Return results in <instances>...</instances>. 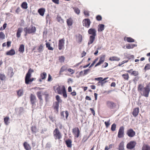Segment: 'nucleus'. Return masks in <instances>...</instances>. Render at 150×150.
Returning a JSON list of instances; mask_svg holds the SVG:
<instances>
[{
	"instance_id": "obj_1",
	"label": "nucleus",
	"mask_w": 150,
	"mask_h": 150,
	"mask_svg": "<svg viewBox=\"0 0 150 150\" xmlns=\"http://www.w3.org/2000/svg\"><path fill=\"white\" fill-rule=\"evenodd\" d=\"M137 90L142 96L146 97L149 96L150 91V88L149 85H147L144 87L141 84H139L138 86Z\"/></svg>"
},
{
	"instance_id": "obj_2",
	"label": "nucleus",
	"mask_w": 150,
	"mask_h": 150,
	"mask_svg": "<svg viewBox=\"0 0 150 150\" xmlns=\"http://www.w3.org/2000/svg\"><path fill=\"white\" fill-rule=\"evenodd\" d=\"M34 72L33 70L30 69L26 74L25 78V83L26 84H28L31 83L35 79V78H30L31 73Z\"/></svg>"
},
{
	"instance_id": "obj_3",
	"label": "nucleus",
	"mask_w": 150,
	"mask_h": 150,
	"mask_svg": "<svg viewBox=\"0 0 150 150\" xmlns=\"http://www.w3.org/2000/svg\"><path fill=\"white\" fill-rule=\"evenodd\" d=\"M36 29L35 27L33 25H31L30 27H25L24 29V31L25 33V35L27 34H34L35 33Z\"/></svg>"
},
{
	"instance_id": "obj_4",
	"label": "nucleus",
	"mask_w": 150,
	"mask_h": 150,
	"mask_svg": "<svg viewBox=\"0 0 150 150\" xmlns=\"http://www.w3.org/2000/svg\"><path fill=\"white\" fill-rule=\"evenodd\" d=\"M53 135L55 140H59L62 138V134L57 128H56L54 130Z\"/></svg>"
},
{
	"instance_id": "obj_5",
	"label": "nucleus",
	"mask_w": 150,
	"mask_h": 150,
	"mask_svg": "<svg viewBox=\"0 0 150 150\" xmlns=\"http://www.w3.org/2000/svg\"><path fill=\"white\" fill-rule=\"evenodd\" d=\"M106 105L108 108L111 109L114 108L116 106L115 103L110 100H107L106 101Z\"/></svg>"
},
{
	"instance_id": "obj_6",
	"label": "nucleus",
	"mask_w": 150,
	"mask_h": 150,
	"mask_svg": "<svg viewBox=\"0 0 150 150\" xmlns=\"http://www.w3.org/2000/svg\"><path fill=\"white\" fill-rule=\"evenodd\" d=\"M136 144L137 143L135 141H131L127 144L126 147L127 149H132L134 148Z\"/></svg>"
},
{
	"instance_id": "obj_7",
	"label": "nucleus",
	"mask_w": 150,
	"mask_h": 150,
	"mask_svg": "<svg viewBox=\"0 0 150 150\" xmlns=\"http://www.w3.org/2000/svg\"><path fill=\"white\" fill-rule=\"evenodd\" d=\"M65 44V40L64 38L60 39L58 41V49L59 50L64 49Z\"/></svg>"
},
{
	"instance_id": "obj_8",
	"label": "nucleus",
	"mask_w": 150,
	"mask_h": 150,
	"mask_svg": "<svg viewBox=\"0 0 150 150\" xmlns=\"http://www.w3.org/2000/svg\"><path fill=\"white\" fill-rule=\"evenodd\" d=\"M126 134L129 137L132 138L135 136L136 133L132 129H129L127 130Z\"/></svg>"
},
{
	"instance_id": "obj_9",
	"label": "nucleus",
	"mask_w": 150,
	"mask_h": 150,
	"mask_svg": "<svg viewBox=\"0 0 150 150\" xmlns=\"http://www.w3.org/2000/svg\"><path fill=\"white\" fill-rule=\"evenodd\" d=\"M124 128L123 126L121 127L119 130L117 135L119 138H122L124 137Z\"/></svg>"
},
{
	"instance_id": "obj_10",
	"label": "nucleus",
	"mask_w": 150,
	"mask_h": 150,
	"mask_svg": "<svg viewBox=\"0 0 150 150\" xmlns=\"http://www.w3.org/2000/svg\"><path fill=\"white\" fill-rule=\"evenodd\" d=\"M82 23L83 26L88 28L90 26L91 22L89 19L86 18L83 20Z\"/></svg>"
},
{
	"instance_id": "obj_11",
	"label": "nucleus",
	"mask_w": 150,
	"mask_h": 150,
	"mask_svg": "<svg viewBox=\"0 0 150 150\" xmlns=\"http://www.w3.org/2000/svg\"><path fill=\"white\" fill-rule=\"evenodd\" d=\"M72 132L74 135V137L78 138L80 135V131L78 127H75L72 130Z\"/></svg>"
},
{
	"instance_id": "obj_12",
	"label": "nucleus",
	"mask_w": 150,
	"mask_h": 150,
	"mask_svg": "<svg viewBox=\"0 0 150 150\" xmlns=\"http://www.w3.org/2000/svg\"><path fill=\"white\" fill-rule=\"evenodd\" d=\"M105 55L101 56L100 57L98 62L95 65V67H96L98 66L103 63L105 61Z\"/></svg>"
},
{
	"instance_id": "obj_13",
	"label": "nucleus",
	"mask_w": 150,
	"mask_h": 150,
	"mask_svg": "<svg viewBox=\"0 0 150 150\" xmlns=\"http://www.w3.org/2000/svg\"><path fill=\"white\" fill-rule=\"evenodd\" d=\"M30 101L32 106L34 105L36 103V98L35 96L31 94L30 96Z\"/></svg>"
},
{
	"instance_id": "obj_14",
	"label": "nucleus",
	"mask_w": 150,
	"mask_h": 150,
	"mask_svg": "<svg viewBox=\"0 0 150 150\" xmlns=\"http://www.w3.org/2000/svg\"><path fill=\"white\" fill-rule=\"evenodd\" d=\"M88 33L91 35V36H96V30L94 28H90L88 31Z\"/></svg>"
},
{
	"instance_id": "obj_15",
	"label": "nucleus",
	"mask_w": 150,
	"mask_h": 150,
	"mask_svg": "<svg viewBox=\"0 0 150 150\" xmlns=\"http://www.w3.org/2000/svg\"><path fill=\"white\" fill-rule=\"evenodd\" d=\"M54 89L56 92L58 94H62V89H61V88L59 86H54Z\"/></svg>"
},
{
	"instance_id": "obj_16",
	"label": "nucleus",
	"mask_w": 150,
	"mask_h": 150,
	"mask_svg": "<svg viewBox=\"0 0 150 150\" xmlns=\"http://www.w3.org/2000/svg\"><path fill=\"white\" fill-rule=\"evenodd\" d=\"M65 143L67 147L71 148L72 146V141L71 139H68L66 140L65 141Z\"/></svg>"
},
{
	"instance_id": "obj_17",
	"label": "nucleus",
	"mask_w": 150,
	"mask_h": 150,
	"mask_svg": "<svg viewBox=\"0 0 150 150\" xmlns=\"http://www.w3.org/2000/svg\"><path fill=\"white\" fill-rule=\"evenodd\" d=\"M139 108L138 107L134 108L132 112L133 116L134 117H137L139 114Z\"/></svg>"
},
{
	"instance_id": "obj_18",
	"label": "nucleus",
	"mask_w": 150,
	"mask_h": 150,
	"mask_svg": "<svg viewBox=\"0 0 150 150\" xmlns=\"http://www.w3.org/2000/svg\"><path fill=\"white\" fill-rule=\"evenodd\" d=\"M23 146L26 150H31V146L27 142H24L23 144Z\"/></svg>"
},
{
	"instance_id": "obj_19",
	"label": "nucleus",
	"mask_w": 150,
	"mask_h": 150,
	"mask_svg": "<svg viewBox=\"0 0 150 150\" xmlns=\"http://www.w3.org/2000/svg\"><path fill=\"white\" fill-rule=\"evenodd\" d=\"M96 36H90L89 38V40L88 42V44L89 45L92 44L95 39Z\"/></svg>"
},
{
	"instance_id": "obj_20",
	"label": "nucleus",
	"mask_w": 150,
	"mask_h": 150,
	"mask_svg": "<svg viewBox=\"0 0 150 150\" xmlns=\"http://www.w3.org/2000/svg\"><path fill=\"white\" fill-rule=\"evenodd\" d=\"M47 75V74L46 72H44L41 73L40 74L41 79H39V81L41 82L42 80L45 79Z\"/></svg>"
},
{
	"instance_id": "obj_21",
	"label": "nucleus",
	"mask_w": 150,
	"mask_h": 150,
	"mask_svg": "<svg viewBox=\"0 0 150 150\" xmlns=\"http://www.w3.org/2000/svg\"><path fill=\"white\" fill-rule=\"evenodd\" d=\"M120 58L116 56L110 57L109 58V60L111 61H119L120 60Z\"/></svg>"
},
{
	"instance_id": "obj_22",
	"label": "nucleus",
	"mask_w": 150,
	"mask_h": 150,
	"mask_svg": "<svg viewBox=\"0 0 150 150\" xmlns=\"http://www.w3.org/2000/svg\"><path fill=\"white\" fill-rule=\"evenodd\" d=\"M118 149L119 150H124V143L123 141L121 142L119 145Z\"/></svg>"
},
{
	"instance_id": "obj_23",
	"label": "nucleus",
	"mask_w": 150,
	"mask_h": 150,
	"mask_svg": "<svg viewBox=\"0 0 150 150\" xmlns=\"http://www.w3.org/2000/svg\"><path fill=\"white\" fill-rule=\"evenodd\" d=\"M108 77H106L104 79H102V80L101 81H99L98 82V83H100L102 86H103L104 84H105L106 82H108V81H106L107 79H108Z\"/></svg>"
},
{
	"instance_id": "obj_24",
	"label": "nucleus",
	"mask_w": 150,
	"mask_h": 150,
	"mask_svg": "<svg viewBox=\"0 0 150 150\" xmlns=\"http://www.w3.org/2000/svg\"><path fill=\"white\" fill-rule=\"evenodd\" d=\"M23 31V28H18L16 33V37L18 38H19L21 36V33Z\"/></svg>"
},
{
	"instance_id": "obj_25",
	"label": "nucleus",
	"mask_w": 150,
	"mask_h": 150,
	"mask_svg": "<svg viewBox=\"0 0 150 150\" xmlns=\"http://www.w3.org/2000/svg\"><path fill=\"white\" fill-rule=\"evenodd\" d=\"M63 94V96L64 98L67 97V96L65 88L64 86H62V94Z\"/></svg>"
},
{
	"instance_id": "obj_26",
	"label": "nucleus",
	"mask_w": 150,
	"mask_h": 150,
	"mask_svg": "<svg viewBox=\"0 0 150 150\" xmlns=\"http://www.w3.org/2000/svg\"><path fill=\"white\" fill-rule=\"evenodd\" d=\"M124 40H126L128 42H134V40L131 37H125L124 38Z\"/></svg>"
},
{
	"instance_id": "obj_27",
	"label": "nucleus",
	"mask_w": 150,
	"mask_h": 150,
	"mask_svg": "<svg viewBox=\"0 0 150 150\" xmlns=\"http://www.w3.org/2000/svg\"><path fill=\"white\" fill-rule=\"evenodd\" d=\"M104 25L103 24H101L99 25L98 28V31L101 32L104 29Z\"/></svg>"
},
{
	"instance_id": "obj_28",
	"label": "nucleus",
	"mask_w": 150,
	"mask_h": 150,
	"mask_svg": "<svg viewBox=\"0 0 150 150\" xmlns=\"http://www.w3.org/2000/svg\"><path fill=\"white\" fill-rule=\"evenodd\" d=\"M24 45L23 44L20 45L18 49V51L21 53H23L24 51Z\"/></svg>"
},
{
	"instance_id": "obj_29",
	"label": "nucleus",
	"mask_w": 150,
	"mask_h": 150,
	"mask_svg": "<svg viewBox=\"0 0 150 150\" xmlns=\"http://www.w3.org/2000/svg\"><path fill=\"white\" fill-rule=\"evenodd\" d=\"M59 103L58 102H55V105L54 106V109L55 110V112H58L59 110Z\"/></svg>"
},
{
	"instance_id": "obj_30",
	"label": "nucleus",
	"mask_w": 150,
	"mask_h": 150,
	"mask_svg": "<svg viewBox=\"0 0 150 150\" xmlns=\"http://www.w3.org/2000/svg\"><path fill=\"white\" fill-rule=\"evenodd\" d=\"M45 11V9L43 8H40L38 9V12L41 16H43L44 15Z\"/></svg>"
},
{
	"instance_id": "obj_31",
	"label": "nucleus",
	"mask_w": 150,
	"mask_h": 150,
	"mask_svg": "<svg viewBox=\"0 0 150 150\" xmlns=\"http://www.w3.org/2000/svg\"><path fill=\"white\" fill-rule=\"evenodd\" d=\"M73 21L71 18H70L67 20V23L69 26H71L73 23Z\"/></svg>"
},
{
	"instance_id": "obj_32",
	"label": "nucleus",
	"mask_w": 150,
	"mask_h": 150,
	"mask_svg": "<svg viewBox=\"0 0 150 150\" xmlns=\"http://www.w3.org/2000/svg\"><path fill=\"white\" fill-rule=\"evenodd\" d=\"M122 76L125 80H128L129 78V75L127 73L122 74Z\"/></svg>"
},
{
	"instance_id": "obj_33",
	"label": "nucleus",
	"mask_w": 150,
	"mask_h": 150,
	"mask_svg": "<svg viewBox=\"0 0 150 150\" xmlns=\"http://www.w3.org/2000/svg\"><path fill=\"white\" fill-rule=\"evenodd\" d=\"M42 92L41 91H39L38 92L36 93V95L38 99L40 100H42Z\"/></svg>"
},
{
	"instance_id": "obj_34",
	"label": "nucleus",
	"mask_w": 150,
	"mask_h": 150,
	"mask_svg": "<svg viewBox=\"0 0 150 150\" xmlns=\"http://www.w3.org/2000/svg\"><path fill=\"white\" fill-rule=\"evenodd\" d=\"M77 39L79 43H81L82 41V36L80 34H79L76 36Z\"/></svg>"
},
{
	"instance_id": "obj_35",
	"label": "nucleus",
	"mask_w": 150,
	"mask_h": 150,
	"mask_svg": "<svg viewBox=\"0 0 150 150\" xmlns=\"http://www.w3.org/2000/svg\"><path fill=\"white\" fill-rule=\"evenodd\" d=\"M142 150H150V147L146 144H144L142 148Z\"/></svg>"
},
{
	"instance_id": "obj_36",
	"label": "nucleus",
	"mask_w": 150,
	"mask_h": 150,
	"mask_svg": "<svg viewBox=\"0 0 150 150\" xmlns=\"http://www.w3.org/2000/svg\"><path fill=\"white\" fill-rule=\"evenodd\" d=\"M43 46L42 44H40L38 47L37 50L38 52H41L43 50Z\"/></svg>"
},
{
	"instance_id": "obj_37",
	"label": "nucleus",
	"mask_w": 150,
	"mask_h": 150,
	"mask_svg": "<svg viewBox=\"0 0 150 150\" xmlns=\"http://www.w3.org/2000/svg\"><path fill=\"white\" fill-rule=\"evenodd\" d=\"M17 93L18 96L19 97L22 96L23 94V89H20L17 91Z\"/></svg>"
},
{
	"instance_id": "obj_38",
	"label": "nucleus",
	"mask_w": 150,
	"mask_h": 150,
	"mask_svg": "<svg viewBox=\"0 0 150 150\" xmlns=\"http://www.w3.org/2000/svg\"><path fill=\"white\" fill-rule=\"evenodd\" d=\"M135 45L134 44H128L126 45V48L127 49H130L133 48Z\"/></svg>"
},
{
	"instance_id": "obj_39",
	"label": "nucleus",
	"mask_w": 150,
	"mask_h": 150,
	"mask_svg": "<svg viewBox=\"0 0 150 150\" xmlns=\"http://www.w3.org/2000/svg\"><path fill=\"white\" fill-rule=\"evenodd\" d=\"M45 44L46 47L47 48L48 50H53V48L50 46V44L49 43L47 42Z\"/></svg>"
},
{
	"instance_id": "obj_40",
	"label": "nucleus",
	"mask_w": 150,
	"mask_h": 150,
	"mask_svg": "<svg viewBox=\"0 0 150 150\" xmlns=\"http://www.w3.org/2000/svg\"><path fill=\"white\" fill-rule=\"evenodd\" d=\"M21 7L23 8L26 9L28 8L27 4L26 2H23L21 5Z\"/></svg>"
},
{
	"instance_id": "obj_41",
	"label": "nucleus",
	"mask_w": 150,
	"mask_h": 150,
	"mask_svg": "<svg viewBox=\"0 0 150 150\" xmlns=\"http://www.w3.org/2000/svg\"><path fill=\"white\" fill-rule=\"evenodd\" d=\"M73 9L74 11L77 14L79 15L80 13V11L78 8L74 7L73 8Z\"/></svg>"
},
{
	"instance_id": "obj_42",
	"label": "nucleus",
	"mask_w": 150,
	"mask_h": 150,
	"mask_svg": "<svg viewBox=\"0 0 150 150\" xmlns=\"http://www.w3.org/2000/svg\"><path fill=\"white\" fill-rule=\"evenodd\" d=\"M65 57L64 56H62L59 57V60L61 63H63L64 62Z\"/></svg>"
},
{
	"instance_id": "obj_43",
	"label": "nucleus",
	"mask_w": 150,
	"mask_h": 150,
	"mask_svg": "<svg viewBox=\"0 0 150 150\" xmlns=\"http://www.w3.org/2000/svg\"><path fill=\"white\" fill-rule=\"evenodd\" d=\"M5 35L4 33L2 32H0V39L4 40L5 39Z\"/></svg>"
},
{
	"instance_id": "obj_44",
	"label": "nucleus",
	"mask_w": 150,
	"mask_h": 150,
	"mask_svg": "<svg viewBox=\"0 0 150 150\" xmlns=\"http://www.w3.org/2000/svg\"><path fill=\"white\" fill-rule=\"evenodd\" d=\"M56 99L57 100L56 102H58V103H61L62 101V100L61 99L60 96L58 95H57L56 97Z\"/></svg>"
},
{
	"instance_id": "obj_45",
	"label": "nucleus",
	"mask_w": 150,
	"mask_h": 150,
	"mask_svg": "<svg viewBox=\"0 0 150 150\" xmlns=\"http://www.w3.org/2000/svg\"><path fill=\"white\" fill-rule=\"evenodd\" d=\"M67 69V68L65 66H63L61 68L59 72L61 73L62 72H63V71H64L66 70Z\"/></svg>"
},
{
	"instance_id": "obj_46",
	"label": "nucleus",
	"mask_w": 150,
	"mask_h": 150,
	"mask_svg": "<svg viewBox=\"0 0 150 150\" xmlns=\"http://www.w3.org/2000/svg\"><path fill=\"white\" fill-rule=\"evenodd\" d=\"M90 71V69H86L84 70H83L84 73L83 74V75L84 76L87 74Z\"/></svg>"
},
{
	"instance_id": "obj_47",
	"label": "nucleus",
	"mask_w": 150,
	"mask_h": 150,
	"mask_svg": "<svg viewBox=\"0 0 150 150\" xmlns=\"http://www.w3.org/2000/svg\"><path fill=\"white\" fill-rule=\"evenodd\" d=\"M149 69H150V64H147L144 67V69L145 70H146Z\"/></svg>"
},
{
	"instance_id": "obj_48",
	"label": "nucleus",
	"mask_w": 150,
	"mask_h": 150,
	"mask_svg": "<svg viewBox=\"0 0 150 150\" xmlns=\"http://www.w3.org/2000/svg\"><path fill=\"white\" fill-rule=\"evenodd\" d=\"M98 58H97L96 59H95L94 61H93V62L91 64V65L90 66V67H89V68H91V67H93L95 64L97 62V61H98Z\"/></svg>"
},
{
	"instance_id": "obj_49",
	"label": "nucleus",
	"mask_w": 150,
	"mask_h": 150,
	"mask_svg": "<svg viewBox=\"0 0 150 150\" xmlns=\"http://www.w3.org/2000/svg\"><path fill=\"white\" fill-rule=\"evenodd\" d=\"M131 74L134 76H137L139 74L138 72L136 71H132Z\"/></svg>"
},
{
	"instance_id": "obj_50",
	"label": "nucleus",
	"mask_w": 150,
	"mask_h": 150,
	"mask_svg": "<svg viewBox=\"0 0 150 150\" xmlns=\"http://www.w3.org/2000/svg\"><path fill=\"white\" fill-rule=\"evenodd\" d=\"M116 128V125L114 123L111 126V130L113 131H115V130Z\"/></svg>"
},
{
	"instance_id": "obj_51",
	"label": "nucleus",
	"mask_w": 150,
	"mask_h": 150,
	"mask_svg": "<svg viewBox=\"0 0 150 150\" xmlns=\"http://www.w3.org/2000/svg\"><path fill=\"white\" fill-rule=\"evenodd\" d=\"M36 127L35 126H33L31 127V130L33 132L36 133Z\"/></svg>"
},
{
	"instance_id": "obj_52",
	"label": "nucleus",
	"mask_w": 150,
	"mask_h": 150,
	"mask_svg": "<svg viewBox=\"0 0 150 150\" xmlns=\"http://www.w3.org/2000/svg\"><path fill=\"white\" fill-rule=\"evenodd\" d=\"M6 45H7L8 47H9V41H8L6 44V42H4L2 44L3 47H5Z\"/></svg>"
},
{
	"instance_id": "obj_53",
	"label": "nucleus",
	"mask_w": 150,
	"mask_h": 150,
	"mask_svg": "<svg viewBox=\"0 0 150 150\" xmlns=\"http://www.w3.org/2000/svg\"><path fill=\"white\" fill-rule=\"evenodd\" d=\"M9 120V117H6L4 118V122L5 124L6 125H8V122Z\"/></svg>"
},
{
	"instance_id": "obj_54",
	"label": "nucleus",
	"mask_w": 150,
	"mask_h": 150,
	"mask_svg": "<svg viewBox=\"0 0 150 150\" xmlns=\"http://www.w3.org/2000/svg\"><path fill=\"white\" fill-rule=\"evenodd\" d=\"M6 77L4 75L0 74V79L1 80H4L5 79Z\"/></svg>"
},
{
	"instance_id": "obj_55",
	"label": "nucleus",
	"mask_w": 150,
	"mask_h": 150,
	"mask_svg": "<svg viewBox=\"0 0 150 150\" xmlns=\"http://www.w3.org/2000/svg\"><path fill=\"white\" fill-rule=\"evenodd\" d=\"M96 18L97 21H100L101 20L102 18L101 16L98 15L96 16Z\"/></svg>"
},
{
	"instance_id": "obj_56",
	"label": "nucleus",
	"mask_w": 150,
	"mask_h": 150,
	"mask_svg": "<svg viewBox=\"0 0 150 150\" xmlns=\"http://www.w3.org/2000/svg\"><path fill=\"white\" fill-rule=\"evenodd\" d=\"M110 120H109L108 121L106 122L105 121V124L106 127H108L110 125Z\"/></svg>"
},
{
	"instance_id": "obj_57",
	"label": "nucleus",
	"mask_w": 150,
	"mask_h": 150,
	"mask_svg": "<svg viewBox=\"0 0 150 150\" xmlns=\"http://www.w3.org/2000/svg\"><path fill=\"white\" fill-rule=\"evenodd\" d=\"M68 71L71 74H73L74 73V70H73L71 68H69V69H68Z\"/></svg>"
},
{
	"instance_id": "obj_58",
	"label": "nucleus",
	"mask_w": 150,
	"mask_h": 150,
	"mask_svg": "<svg viewBox=\"0 0 150 150\" xmlns=\"http://www.w3.org/2000/svg\"><path fill=\"white\" fill-rule=\"evenodd\" d=\"M15 54V52L14 50L11 49L10 50V55H13Z\"/></svg>"
},
{
	"instance_id": "obj_59",
	"label": "nucleus",
	"mask_w": 150,
	"mask_h": 150,
	"mask_svg": "<svg viewBox=\"0 0 150 150\" xmlns=\"http://www.w3.org/2000/svg\"><path fill=\"white\" fill-rule=\"evenodd\" d=\"M70 94L72 96H75L76 95V93L74 90L73 92H71Z\"/></svg>"
},
{
	"instance_id": "obj_60",
	"label": "nucleus",
	"mask_w": 150,
	"mask_h": 150,
	"mask_svg": "<svg viewBox=\"0 0 150 150\" xmlns=\"http://www.w3.org/2000/svg\"><path fill=\"white\" fill-rule=\"evenodd\" d=\"M84 14L86 16V17L88 16H89V14L88 11H85L84 12Z\"/></svg>"
},
{
	"instance_id": "obj_61",
	"label": "nucleus",
	"mask_w": 150,
	"mask_h": 150,
	"mask_svg": "<svg viewBox=\"0 0 150 150\" xmlns=\"http://www.w3.org/2000/svg\"><path fill=\"white\" fill-rule=\"evenodd\" d=\"M108 63L105 62L103 65L102 66V68H105L108 67Z\"/></svg>"
},
{
	"instance_id": "obj_62",
	"label": "nucleus",
	"mask_w": 150,
	"mask_h": 150,
	"mask_svg": "<svg viewBox=\"0 0 150 150\" xmlns=\"http://www.w3.org/2000/svg\"><path fill=\"white\" fill-rule=\"evenodd\" d=\"M103 79V78L102 77H100L98 78H95V80L96 81H100Z\"/></svg>"
},
{
	"instance_id": "obj_63",
	"label": "nucleus",
	"mask_w": 150,
	"mask_h": 150,
	"mask_svg": "<svg viewBox=\"0 0 150 150\" xmlns=\"http://www.w3.org/2000/svg\"><path fill=\"white\" fill-rule=\"evenodd\" d=\"M65 114H66V116H65L66 119V120H67V118L69 116L68 112L67 111H66L65 112Z\"/></svg>"
},
{
	"instance_id": "obj_64",
	"label": "nucleus",
	"mask_w": 150,
	"mask_h": 150,
	"mask_svg": "<svg viewBox=\"0 0 150 150\" xmlns=\"http://www.w3.org/2000/svg\"><path fill=\"white\" fill-rule=\"evenodd\" d=\"M52 79V78L51 76L50 75V74H48V77L47 79V81H51Z\"/></svg>"
}]
</instances>
